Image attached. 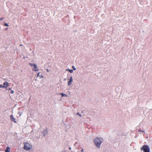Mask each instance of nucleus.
<instances>
[{
	"mask_svg": "<svg viewBox=\"0 0 152 152\" xmlns=\"http://www.w3.org/2000/svg\"><path fill=\"white\" fill-rule=\"evenodd\" d=\"M94 141L96 146L97 148H99L102 143L100 140L98 138H96L94 140Z\"/></svg>",
	"mask_w": 152,
	"mask_h": 152,
	"instance_id": "nucleus-2",
	"label": "nucleus"
},
{
	"mask_svg": "<svg viewBox=\"0 0 152 152\" xmlns=\"http://www.w3.org/2000/svg\"><path fill=\"white\" fill-rule=\"evenodd\" d=\"M10 118L11 121L14 122L15 123H16L15 119L13 117V115H11L10 116Z\"/></svg>",
	"mask_w": 152,
	"mask_h": 152,
	"instance_id": "nucleus-5",
	"label": "nucleus"
},
{
	"mask_svg": "<svg viewBox=\"0 0 152 152\" xmlns=\"http://www.w3.org/2000/svg\"><path fill=\"white\" fill-rule=\"evenodd\" d=\"M77 115H79L80 116H81V114H79V113H77Z\"/></svg>",
	"mask_w": 152,
	"mask_h": 152,
	"instance_id": "nucleus-18",
	"label": "nucleus"
},
{
	"mask_svg": "<svg viewBox=\"0 0 152 152\" xmlns=\"http://www.w3.org/2000/svg\"><path fill=\"white\" fill-rule=\"evenodd\" d=\"M4 26L8 27V24L7 23H5L4 24Z\"/></svg>",
	"mask_w": 152,
	"mask_h": 152,
	"instance_id": "nucleus-13",
	"label": "nucleus"
},
{
	"mask_svg": "<svg viewBox=\"0 0 152 152\" xmlns=\"http://www.w3.org/2000/svg\"><path fill=\"white\" fill-rule=\"evenodd\" d=\"M10 148L9 147H7L6 148V149L5 151V152H10Z\"/></svg>",
	"mask_w": 152,
	"mask_h": 152,
	"instance_id": "nucleus-8",
	"label": "nucleus"
},
{
	"mask_svg": "<svg viewBox=\"0 0 152 152\" xmlns=\"http://www.w3.org/2000/svg\"><path fill=\"white\" fill-rule=\"evenodd\" d=\"M8 83L6 81L3 83V87L4 88H6L8 86Z\"/></svg>",
	"mask_w": 152,
	"mask_h": 152,
	"instance_id": "nucleus-7",
	"label": "nucleus"
},
{
	"mask_svg": "<svg viewBox=\"0 0 152 152\" xmlns=\"http://www.w3.org/2000/svg\"><path fill=\"white\" fill-rule=\"evenodd\" d=\"M37 77H41V76H40L39 75V72H38V73H37Z\"/></svg>",
	"mask_w": 152,
	"mask_h": 152,
	"instance_id": "nucleus-12",
	"label": "nucleus"
},
{
	"mask_svg": "<svg viewBox=\"0 0 152 152\" xmlns=\"http://www.w3.org/2000/svg\"><path fill=\"white\" fill-rule=\"evenodd\" d=\"M66 70L69 71L70 73H72L73 72V70L72 69H67Z\"/></svg>",
	"mask_w": 152,
	"mask_h": 152,
	"instance_id": "nucleus-11",
	"label": "nucleus"
},
{
	"mask_svg": "<svg viewBox=\"0 0 152 152\" xmlns=\"http://www.w3.org/2000/svg\"><path fill=\"white\" fill-rule=\"evenodd\" d=\"M72 81H73L72 77V76H71L70 77V80L68 81V86H69L71 85V83L72 82Z\"/></svg>",
	"mask_w": 152,
	"mask_h": 152,
	"instance_id": "nucleus-6",
	"label": "nucleus"
},
{
	"mask_svg": "<svg viewBox=\"0 0 152 152\" xmlns=\"http://www.w3.org/2000/svg\"><path fill=\"white\" fill-rule=\"evenodd\" d=\"M47 72H49V71L48 69H47Z\"/></svg>",
	"mask_w": 152,
	"mask_h": 152,
	"instance_id": "nucleus-21",
	"label": "nucleus"
},
{
	"mask_svg": "<svg viewBox=\"0 0 152 152\" xmlns=\"http://www.w3.org/2000/svg\"><path fill=\"white\" fill-rule=\"evenodd\" d=\"M69 149H70H70H71V148L69 147Z\"/></svg>",
	"mask_w": 152,
	"mask_h": 152,
	"instance_id": "nucleus-22",
	"label": "nucleus"
},
{
	"mask_svg": "<svg viewBox=\"0 0 152 152\" xmlns=\"http://www.w3.org/2000/svg\"><path fill=\"white\" fill-rule=\"evenodd\" d=\"M60 94L61 95V96L62 97H63V96L67 97V96L66 94H64L63 93H61Z\"/></svg>",
	"mask_w": 152,
	"mask_h": 152,
	"instance_id": "nucleus-9",
	"label": "nucleus"
},
{
	"mask_svg": "<svg viewBox=\"0 0 152 152\" xmlns=\"http://www.w3.org/2000/svg\"><path fill=\"white\" fill-rule=\"evenodd\" d=\"M141 149L143 150L144 152H150V148L147 145H144L141 148Z\"/></svg>",
	"mask_w": 152,
	"mask_h": 152,
	"instance_id": "nucleus-3",
	"label": "nucleus"
},
{
	"mask_svg": "<svg viewBox=\"0 0 152 152\" xmlns=\"http://www.w3.org/2000/svg\"><path fill=\"white\" fill-rule=\"evenodd\" d=\"M11 89L10 88H9V90H10Z\"/></svg>",
	"mask_w": 152,
	"mask_h": 152,
	"instance_id": "nucleus-23",
	"label": "nucleus"
},
{
	"mask_svg": "<svg viewBox=\"0 0 152 152\" xmlns=\"http://www.w3.org/2000/svg\"><path fill=\"white\" fill-rule=\"evenodd\" d=\"M29 65L32 67L33 66H34V68L32 69L33 71H35L36 72L38 71H39V69L37 68V66L35 64L29 63Z\"/></svg>",
	"mask_w": 152,
	"mask_h": 152,
	"instance_id": "nucleus-4",
	"label": "nucleus"
},
{
	"mask_svg": "<svg viewBox=\"0 0 152 152\" xmlns=\"http://www.w3.org/2000/svg\"><path fill=\"white\" fill-rule=\"evenodd\" d=\"M72 68L73 69V70H75L76 69V68H75V66H72Z\"/></svg>",
	"mask_w": 152,
	"mask_h": 152,
	"instance_id": "nucleus-14",
	"label": "nucleus"
},
{
	"mask_svg": "<svg viewBox=\"0 0 152 152\" xmlns=\"http://www.w3.org/2000/svg\"><path fill=\"white\" fill-rule=\"evenodd\" d=\"M138 131L139 132H143V131H142L140 129H139L138 130Z\"/></svg>",
	"mask_w": 152,
	"mask_h": 152,
	"instance_id": "nucleus-19",
	"label": "nucleus"
},
{
	"mask_svg": "<svg viewBox=\"0 0 152 152\" xmlns=\"http://www.w3.org/2000/svg\"><path fill=\"white\" fill-rule=\"evenodd\" d=\"M10 93H11V94H13L14 93V91H13L11 90L10 91Z\"/></svg>",
	"mask_w": 152,
	"mask_h": 152,
	"instance_id": "nucleus-16",
	"label": "nucleus"
},
{
	"mask_svg": "<svg viewBox=\"0 0 152 152\" xmlns=\"http://www.w3.org/2000/svg\"><path fill=\"white\" fill-rule=\"evenodd\" d=\"M43 132L44 134L45 135V133L47 134L48 133V131L46 129L45 130L43 131Z\"/></svg>",
	"mask_w": 152,
	"mask_h": 152,
	"instance_id": "nucleus-10",
	"label": "nucleus"
},
{
	"mask_svg": "<svg viewBox=\"0 0 152 152\" xmlns=\"http://www.w3.org/2000/svg\"><path fill=\"white\" fill-rule=\"evenodd\" d=\"M24 144L23 148L26 151H29L31 150L32 148V145L29 143L24 142Z\"/></svg>",
	"mask_w": 152,
	"mask_h": 152,
	"instance_id": "nucleus-1",
	"label": "nucleus"
},
{
	"mask_svg": "<svg viewBox=\"0 0 152 152\" xmlns=\"http://www.w3.org/2000/svg\"><path fill=\"white\" fill-rule=\"evenodd\" d=\"M4 19V18H0V20H2Z\"/></svg>",
	"mask_w": 152,
	"mask_h": 152,
	"instance_id": "nucleus-17",
	"label": "nucleus"
},
{
	"mask_svg": "<svg viewBox=\"0 0 152 152\" xmlns=\"http://www.w3.org/2000/svg\"><path fill=\"white\" fill-rule=\"evenodd\" d=\"M0 88H4V87L2 85H0Z\"/></svg>",
	"mask_w": 152,
	"mask_h": 152,
	"instance_id": "nucleus-15",
	"label": "nucleus"
},
{
	"mask_svg": "<svg viewBox=\"0 0 152 152\" xmlns=\"http://www.w3.org/2000/svg\"><path fill=\"white\" fill-rule=\"evenodd\" d=\"M81 151L82 152H83V149H82V150H81Z\"/></svg>",
	"mask_w": 152,
	"mask_h": 152,
	"instance_id": "nucleus-20",
	"label": "nucleus"
}]
</instances>
